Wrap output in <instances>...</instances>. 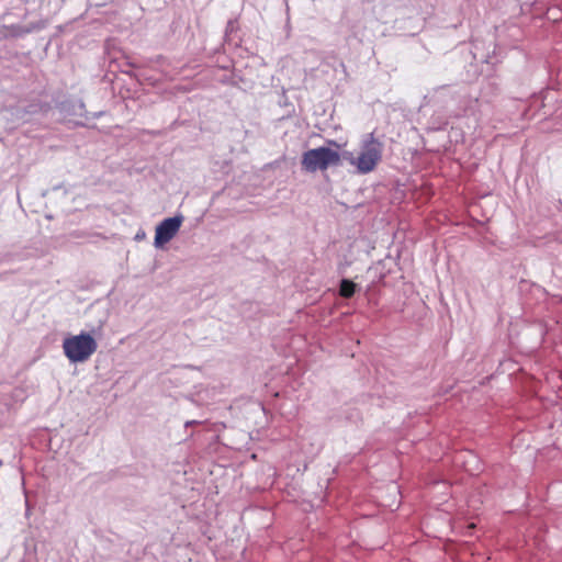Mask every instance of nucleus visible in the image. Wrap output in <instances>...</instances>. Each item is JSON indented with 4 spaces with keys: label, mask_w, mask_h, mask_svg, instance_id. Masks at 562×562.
<instances>
[{
    "label": "nucleus",
    "mask_w": 562,
    "mask_h": 562,
    "mask_svg": "<svg viewBox=\"0 0 562 562\" xmlns=\"http://www.w3.org/2000/svg\"><path fill=\"white\" fill-rule=\"evenodd\" d=\"M352 289H353V293H355L356 292V283H353Z\"/></svg>",
    "instance_id": "12"
},
{
    "label": "nucleus",
    "mask_w": 562,
    "mask_h": 562,
    "mask_svg": "<svg viewBox=\"0 0 562 562\" xmlns=\"http://www.w3.org/2000/svg\"><path fill=\"white\" fill-rule=\"evenodd\" d=\"M340 161V155L337 150L329 147H318L308 149L302 156V168L307 172L326 170L330 166H337Z\"/></svg>",
    "instance_id": "2"
},
{
    "label": "nucleus",
    "mask_w": 562,
    "mask_h": 562,
    "mask_svg": "<svg viewBox=\"0 0 562 562\" xmlns=\"http://www.w3.org/2000/svg\"><path fill=\"white\" fill-rule=\"evenodd\" d=\"M474 528H475V525H474V524H470V525H468V527H467V529H468L467 535H468V533H470V532H471V530H472V529H474Z\"/></svg>",
    "instance_id": "11"
},
{
    "label": "nucleus",
    "mask_w": 562,
    "mask_h": 562,
    "mask_svg": "<svg viewBox=\"0 0 562 562\" xmlns=\"http://www.w3.org/2000/svg\"><path fill=\"white\" fill-rule=\"evenodd\" d=\"M382 148L383 145L378 139L370 136V139L367 140L357 159V169L361 173H367L372 171L382 157Z\"/></svg>",
    "instance_id": "3"
},
{
    "label": "nucleus",
    "mask_w": 562,
    "mask_h": 562,
    "mask_svg": "<svg viewBox=\"0 0 562 562\" xmlns=\"http://www.w3.org/2000/svg\"><path fill=\"white\" fill-rule=\"evenodd\" d=\"M340 294L349 299L351 297V280L348 278H342L340 283Z\"/></svg>",
    "instance_id": "5"
},
{
    "label": "nucleus",
    "mask_w": 562,
    "mask_h": 562,
    "mask_svg": "<svg viewBox=\"0 0 562 562\" xmlns=\"http://www.w3.org/2000/svg\"><path fill=\"white\" fill-rule=\"evenodd\" d=\"M182 222V215H175L162 220L156 227L154 246L156 248H162L169 243L179 232Z\"/></svg>",
    "instance_id": "4"
},
{
    "label": "nucleus",
    "mask_w": 562,
    "mask_h": 562,
    "mask_svg": "<svg viewBox=\"0 0 562 562\" xmlns=\"http://www.w3.org/2000/svg\"><path fill=\"white\" fill-rule=\"evenodd\" d=\"M74 111L72 114L82 116L86 112L85 103L81 100L76 101L72 104Z\"/></svg>",
    "instance_id": "6"
},
{
    "label": "nucleus",
    "mask_w": 562,
    "mask_h": 562,
    "mask_svg": "<svg viewBox=\"0 0 562 562\" xmlns=\"http://www.w3.org/2000/svg\"><path fill=\"white\" fill-rule=\"evenodd\" d=\"M144 237H145V233L144 232L137 233L136 236H135L136 239H142Z\"/></svg>",
    "instance_id": "10"
},
{
    "label": "nucleus",
    "mask_w": 562,
    "mask_h": 562,
    "mask_svg": "<svg viewBox=\"0 0 562 562\" xmlns=\"http://www.w3.org/2000/svg\"><path fill=\"white\" fill-rule=\"evenodd\" d=\"M40 104L37 103H32L30 104L27 108L23 109V114L20 115V119L22 120H26L25 119V114H33V113H36L37 110L40 109Z\"/></svg>",
    "instance_id": "7"
},
{
    "label": "nucleus",
    "mask_w": 562,
    "mask_h": 562,
    "mask_svg": "<svg viewBox=\"0 0 562 562\" xmlns=\"http://www.w3.org/2000/svg\"><path fill=\"white\" fill-rule=\"evenodd\" d=\"M97 348L95 339L88 333L70 336L63 341L64 353L72 363L85 362L95 352Z\"/></svg>",
    "instance_id": "1"
},
{
    "label": "nucleus",
    "mask_w": 562,
    "mask_h": 562,
    "mask_svg": "<svg viewBox=\"0 0 562 562\" xmlns=\"http://www.w3.org/2000/svg\"><path fill=\"white\" fill-rule=\"evenodd\" d=\"M198 424H200V422H198V420H188V422H186L184 426L191 427V426L198 425Z\"/></svg>",
    "instance_id": "9"
},
{
    "label": "nucleus",
    "mask_w": 562,
    "mask_h": 562,
    "mask_svg": "<svg viewBox=\"0 0 562 562\" xmlns=\"http://www.w3.org/2000/svg\"><path fill=\"white\" fill-rule=\"evenodd\" d=\"M237 27V22L235 20H229L226 25L225 34L226 36L233 33Z\"/></svg>",
    "instance_id": "8"
}]
</instances>
